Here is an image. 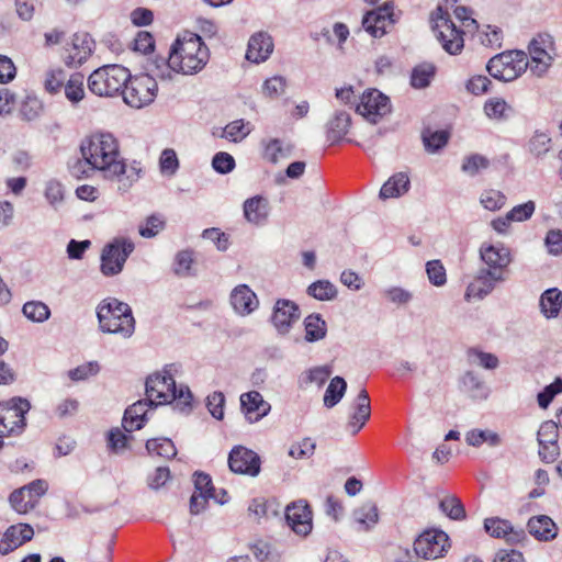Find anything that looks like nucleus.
<instances>
[{"label":"nucleus","mask_w":562,"mask_h":562,"mask_svg":"<svg viewBox=\"0 0 562 562\" xmlns=\"http://www.w3.org/2000/svg\"><path fill=\"white\" fill-rule=\"evenodd\" d=\"M80 153L104 178L116 179L120 190H128L139 177L136 168L127 169L120 155L119 143L110 133H95L86 137L80 144Z\"/></svg>","instance_id":"nucleus-1"},{"label":"nucleus","mask_w":562,"mask_h":562,"mask_svg":"<svg viewBox=\"0 0 562 562\" xmlns=\"http://www.w3.org/2000/svg\"><path fill=\"white\" fill-rule=\"evenodd\" d=\"M171 65L178 67V72L194 75L201 71L209 61L210 53L202 38L193 33L178 38L171 46Z\"/></svg>","instance_id":"nucleus-2"},{"label":"nucleus","mask_w":562,"mask_h":562,"mask_svg":"<svg viewBox=\"0 0 562 562\" xmlns=\"http://www.w3.org/2000/svg\"><path fill=\"white\" fill-rule=\"evenodd\" d=\"M146 396L155 406L177 401V406L182 405L181 411L191 407L192 394L189 387L177 389L175 379L167 370L147 378Z\"/></svg>","instance_id":"nucleus-3"},{"label":"nucleus","mask_w":562,"mask_h":562,"mask_svg":"<svg viewBox=\"0 0 562 562\" xmlns=\"http://www.w3.org/2000/svg\"><path fill=\"white\" fill-rule=\"evenodd\" d=\"M99 326L102 331L119 334L128 338L134 334L135 319L128 304L116 299H108L100 303L97 311Z\"/></svg>","instance_id":"nucleus-4"},{"label":"nucleus","mask_w":562,"mask_h":562,"mask_svg":"<svg viewBox=\"0 0 562 562\" xmlns=\"http://www.w3.org/2000/svg\"><path fill=\"white\" fill-rule=\"evenodd\" d=\"M130 79V71L121 65H105L95 69L88 78L89 90L99 97H112Z\"/></svg>","instance_id":"nucleus-5"},{"label":"nucleus","mask_w":562,"mask_h":562,"mask_svg":"<svg viewBox=\"0 0 562 562\" xmlns=\"http://www.w3.org/2000/svg\"><path fill=\"white\" fill-rule=\"evenodd\" d=\"M431 29L442 48L450 55H458L464 47V32L457 27L448 11L440 5L431 13Z\"/></svg>","instance_id":"nucleus-6"},{"label":"nucleus","mask_w":562,"mask_h":562,"mask_svg":"<svg viewBox=\"0 0 562 562\" xmlns=\"http://www.w3.org/2000/svg\"><path fill=\"white\" fill-rule=\"evenodd\" d=\"M528 56L522 50H507L492 57L486 70L501 81H513L528 69Z\"/></svg>","instance_id":"nucleus-7"},{"label":"nucleus","mask_w":562,"mask_h":562,"mask_svg":"<svg viewBox=\"0 0 562 562\" xmlns=\"http://www.w3.org/2000/svg\"><path fill=\"white\" fill-rule=\"evenodd\" d=\"M158 91L157 81L153 75L140 74L132 77L123 87L124 102L134 109H142L154 102Z\"/></svg>","instance_id":"nucleus-8"},{"label":"nucleus","mask_w":562,"mask_h":562,"mask_svg":"<svg viewBox=\"0 0 562 562\" xmlns=\"http://www.w3.org/2000/svg\"><path fill=\"white\" fill-rule=\"evenodd\" d=\"M530 61L528 68L536 77H543L557 55L555 43L549 33L537 34L528 45Z\"/></svg>","instance_id":"nucleus-9"},{"label":"nucleus","mask_w":562,"mask_h":562,"mask_svg":"<svg viewBox=\"0 0 562 562\" xmlns=\"http://www.w3.org/2000/svg\"><path fill=\"white\" fill-rule=\"evenodd\" d=\"M134 248V243L125 237H115L108 243L101 252L100 270L102 274L105 277L119 274Z\"/></svg>","instance_id":"nucleus-10"},{"label":"nucleus","mask_w":562,"mask_h":562,"mask_svg":"<svg viewBox=\"0 0 562 562\" xmlns=\"http://www.w3.org/2000/svg\"><path fill=\"white\" fill-rule=\"evenodd\" d=\"M30 408V402L22 397L0 403V437L21 434L25 427L24 415Z\"/></svg>","instance_id":"nucleus-11"},{"label":"nucleus","mask_w":562,"mask_h":562,"mask_svg":"<svg viewBox=\"0 0 562 562\" xmlns=\"http://www.w3.org/2000/svg\"><path fill=\"white\" fill-rule=\"evenodd\" d=\"M449 538L441 530H427L414 542V550L424 559H438L443 555L449 547Z\"/></svg>","instance_id":"nucleus-12"},{"label":"nucleus","mask_w":562,"mask_h":562,"mask_svg":"<svg viewBox=\"0 0 562 562\" xmlns=\"http://www.w3.org/2000/svg\"><path fill=\"white\" fill-rule=\"evenodd\" d=\"M356 110L368 121L376 123L379 119L391 112V103L386 95L373 89L362 94Z\"/></svg>","instance_id":"nucleus-13"},{"label":"nucleus","mask_w":562,"mask_h":562,"mask_svg":"<svg viewBox=\"0 0 562 562\" xmlns=\"http://www.w3.org/2000/svg\"><path fill=\"white\" fill-rule=\"evenodd\" d=\"M228 467L234 473L256 476L260 472V458L255 451L236 446L229 452Z\"/></svg>","instance_id":"nucleus-14"},{"label":"nucleus","mask_w":562,"mask_h":562,"mask_svg":"<svg viewBox=\"0 0 562 562\" xmlns=\"http://www.w3.org/2000/svg\"><path fill=\"white\" fill-rule=\"evenodd\" d=\"M480 258L485 265L484 269L502 276H506L507 267L513 261L509 248L503 244H483L480 248Z\"/></svg>","instance_id":"nucleus-15"},{"label":"nucleus","mask_w":562,"mask_h":562,"mask_svg":"<svg viewBox=\"0 0 562 562\" xmlns=\"http://www.w3.org/2000/svg\"><path fill=\"white\" fill-rule=\"evenodd\" d=\"M393 2H385L379 8L369 11L362 19L363 29L375 38L386 33V26L394 23Z\"/></svg>","instance_id":"nucleus-16"},{"label":"nucleus","mask_w":562,"mask_h":562,"mask_svg":"<svg viewBox=\"0 0 562 562\" xmlns=\"http://www.w3.org/2000/svg\"><path fill=\"white\" fill-rule=\"evenodd\" d=\"M94 41L87 33H76L71 43L65 48V63L67 66L77 67L82 65L91 55Z\"/></svg>","instance_id":"nucleus-17"},{"label":"nucleus","mask_w":562,"mask_h":562,"mask_svg":"<svg viewBox=\"0 0 562 562\" xmlns=\"http://www.w3.org/2000/svg\"><path fill=\"white\" fill-rule=\"evenodd\" d=\"M505 280L506 276L497 274L496 272L481 268L474 280L468 285L465 299L482 300L494 290L496 283L504 282Z\"/></svg>","instance_id":"nucleus-18"},{"label":"nucleus","mask_w":562,"mask_h":562,"mask_svg":"<svg viewBox=\"0 0 562 562\" xmlns=\"http://www.w3.org/2000/svg\"><path fill=\"white\" fill-rule=\"evenodd\" d=\"M300 308L293 301L279 299L273 307L271 321L279 334H288L300 318Z\"/></svg>","instance_id":"nucleus-19"},{"label":"nucleus","mask_w":562,"mask_h":562,"mask_svg":"<svg viewBox=\"0 0 562 562\" xmlns=\"http://www.w3.org/2000/svg\"><path fill=\"white\" fill-rule=\"evenodd\" d=\"M285 519L296 535L307 536L312 531V512L303 501L286 506Z\"/></svg>","instance_id":"nucleus-20"},{"label":"nucleus","mask_w":562,"mask_h":562,"mask_svg":"<svg viewBox=\"0 0 562 562\" xmlns=\"http://www.w3.org/2000/svg\"><path fill=\"white\" fill-rule=\"evenodd\" d=\"M485 531L494 538H504L509 543H518L526 539L524 529H515L508 520L491 517L484 520Z\"/></svg>","instance_id":"nucleus-21"},{"label":"nucleus","mask_w":562,"mask_h":562,"mask_svg":"<svg viewBox=\"0 0 562 562\" xmlns=\"http://www.w3.org/2000/svg\"><path fill=\"white\" fill-rule=\"evenodd\" d=\"M240 406L245 417L250 423H256L268 415L271 406L258 391H250L240 395Z\"/></svg>","instance_id":"nucleus-22"},{"label":"nucleus","mask_w":562,"mask_h":562,"mask_svg":"<svg viewBox=\"0 0 562 562\" xmlns=\"http://www.w3.org/2000/svg\"><path fill=\"white\" fill-rule=\"evenodd\" d=\"M370 397L366 389H361L352 405V413L349 416L347 427L352 435H356L370 419Z\"/></svg>","instance_id":"nucleus-23"},{"label":"nucleus","mask_w":562,"mask_h":562,"mask_svg":"<svg viewBox=\"0 0 562 562\" xmlns=\"http://www.w3.org/2000/svg\"><path fill=\"white\" fill-rule=\"evenodd\" d=\"M229 301L234 311L243 316L252 313L259 304L256 293L247 284L234 288Z\"/></svg>","instance_id":"nucleus-24"},{"label":"nucleus","mask_w":562,"mask_h":562,"mask_svg":"<svg viewBox=\"0 0 562 562\" xmlns=\"http://www.w3.org/2000/svg\"><path fill=\"white\" fill-rule=\"evenodd\" d=\"M155 406L151 404L148 397L146 400H139L132 404L125 409L122 427L126 432H133L139 430L145 422L147 420V411L149 407Z\"/></svg>","instance_id":"nucleus-25"},{"label":"nucleus","mask_w":562,"mask_h":562,"mask_svg":"<svg viewBox=\"0 0 562 562\" xmlns=\"http://www.w3.org/2000/svg\"><path fill=\"white\" fill-rule=\"evenodd\" d=\"M273 50L271 36L266 32L254 34L248 42L246 52L247 60L259 64L265 61Z\"/></svg>","instance_id":"nucleus-26"},{"label":"nucleus","mask_w":562,"mask_h":562,"mask_svg":"<svg viewBox=\"0 0 562 562\" xmlns=\"http://www.w3.org/2000/svg\"><path fill=\"white\" fill-rule=\"evenodd\" d=\"M243 209L247 222L257 226L266 224L270 212L269 201L266 198L256 195L247 199Z\"/></svg>","instance_id":"nucleus-27"},{"label":"nucleus","mask_w":562,"mask_h":562,"mask_svg":"<svg viewBox=\"0 0 562 562\" xmlns=\"http://www.w3.org/2000/svg\"><path fill=\"white\" fill-rule=\"evenodd\" d=\"M527 527L529 533L539 541H551L558 536L555 522L547 515L531 517Z\"/></svg>","instance_id":"nucleus-28"},{"label":"nucleus","mask_w":562,"mask_h":562,"mask_svg":"<svg viewBox=\"0 0 562 562\" xmlns=\"http://www.w3.org/2000/svg\"><path fill=\"white\" fill-rule=\"evenodd\" d=\"M350 125V114L344 110L336 111L334 116L326 124L327 139L331 144L341 140L348 133Z\"/></svg>","instance_id":"nucleus-29"},{"label":"nucleus","mask_w":562,"mask_h":562,"mask_svg":"<svg viewBox=\"0 0 562 562\" xmlns=\"http://www.w3.org/2000/svg\"><path fill=\"white\" fill-rule=\"evenodd\" d=\"M539 305L546 318H555L562 307V292L557 288L546 290L540 296Z\"/></svg>","instance_id":"nucleus-30"},{"label":"nucleus","mask_w":562,"mask_h":562,"mask_svg":"<svg viewBox=\"0 0 562 562\" xmlns=\"http://www.w3.org/2000/svg\"><path fill=\"white\" fill-rule=\"evenodd\" d=\"M409 183V178L405 172H397L382 186L380 198L382 200L397 198L408 191Z\"/></svg>","instance_id":"nucleus-31"},{"label":"nucleus","mask_w":562,"mask_h":562,"mask_svg":"<svg viewBox=\"0 0 562 562\" xmlns=\"http://www.w3.org/2000/svg\"><path fill=\"white\" fill-rule=\"evenodd\" d=\"M305 340L315 342L324 339L327 334V324L319 314H311L304 319Z\"/></svg>","instance_id":"nucleus-32"},{"label":"nucleus","mask_w":562,"mask_h":562,"mask_svg":"<svg viewBox=\"0 0 562 562\" xmlns=\"http://www.w3.org/2000/svg\"><path fill=\"white\" fill-rule=\"evenodd\" d=\"M526 147L530 155L539 159L551 150L552 139L546 132L535 131Z\"/></svg>","instance_id":"nucleus-33"},{"label":"nucleus","mask_w":562,"mask_h":562,"mask_svg":"<svg viewBox=\"0 0 562 562\" xmlns=\"http://www.w3.org/2000/svg\"><path fill=\"white\" fill-rule=\"evenodd\" d=\"M146 450L150 456L162 459H172L177 456V448L169 438H154L146 442Z\"/></svg>","instance_id":"nucleus-34"},{"label":"nucleus","mask_w":562,"mask_h":562,"mask_svg":"<svg viewBox=\"0 0 562 562\" xmlns=\"http://www.w3.org/2000/svg\"><path fill=\"white\" fill-rule=\"evenodd\" d=\"M484 112L490 119L504 121L513 115L514 110L504 99L492 98L485 102Z\"/></svg>","instance_id":"nucleus-35"},{"label":"nucleus","mask_w":562,"mask_h":562,"mask_svg":"<svg viewBox=\"0 0 562 562\" xmlns=\"http://www.w3.org/2000/svg\"><path fill=\"white\" fill-rule=\"evenodd\" d=\"M65 97L71 104H78L85 97V78L81 74H74L64 86Z\"/></svg>","instance_id":"nucleus-36"},{"label":"nucleus","mask_w":562,"mask_h":562,"mask_svg":"<svg viewBox=\"0 0 562 562\" xmlns=\"http://www.w3.org/2000/svg\"><path fill=\"white\" fill-rule=\"evenodd\" d=\"M347 383L344 378L335 376L330 380L324 395V405L327 408L336 406L344 397Z\"/></svg>","instance_id":"nucleus-37"},{"label":"nucleus","mask_w":562,"mask_h":562,"mask_svg":"<svg viewBox=\"0 0 562 562\" xmlns=\"http://www.w3.org/2000/svg\"><path fill=\"white\" fill-rule=\"evenodd\" d=\"M44 196L47 203L55 210L58 211L65 201V187L56 180L50 179L45 183Z\"/></svg>","instance_id":"nucleus-38"},{"label":"nucleus","mask_w":562,"mask_h":562,"mask_svg":"<svg viewBox=\"0 0 562 562\" xmlns=\"http://www.w3.org/2000/svg\"><path fill=\"white\" fill-rule=\"evenodd\" d=\"M148 72L147 75H153L154 79L156 80H170L172 78V72H178V67L171 65V55L169 54L168 59H165L162 57L155 58L148 66Z\"/></svg>","instance_id":"nucleus-39"},{"label":"nucleus","mask_w":562,"mask_h":562,"mask_svg":"<svg viewBox=\"0 0 562 562\" xmlns=\"http://www.w3.org/2000/svg\"><path fill=\"white\" fill-rule=\"evenodd\" d=\"M353 516L362 530H369L379 520L378 507L374 503H366L355 510Z\"/></svg>","instance_id":"nucleus-40"},{"label":"nucleus","mask_w":562,"mask_h":562,"mask_svg":"<svg viewBox=\"0 0 562 562\" xmlns=\"http://www.w3.org/2000/svg\"><path fill=\"white\" fill-rule=\"evenodd\" d=\"M436 67L430 63L417 65L411 76V85L414 88L423 89L430 85L435 76Z\"/></svg>","instance_id":"nucleus-41"},{"label":"nucleus","mask_w":562,"mask_h":562,"mask_svg":"<svg viewBox=\"0 0 562 562\" xmlns=\"http://www.w3.org/2000/svg\"><path fill=\"white\" fill-rule=\"evenodd\" d=\"M307 294L318 301H331L337 296V289L328 280H318L308 285Z\"/></svg>","instance_id":"nucleus-42"},{"label":"nucleus","mask_w":562,"mask_h":562,"mask_svg":"<svg viewBox=\"0 0 562 562\" xmlns=\"http://www.w3.org/2000/svg\"><path fill=\"white\" fill-rule=\"evenodd\" d=\"M22 312L27 319L37 323H43L50 316L49 307L41 301L26 302L22 307Z\"/></svg>","instance_id":"nucleus-43"},{"label":"nucleus","mask_w":562,"mask_h":562,"mask_svg":"<svg viewBox=\"0 0 562 562\" xmlns=\"http://www.w3.org/2000/svg\"><path fill=\"white\" fill-rule=\"evenodd\" d=\"M26 488H19L11 493L9 501L13 509L19 514H26L35 508V499L27 495Z\"/></svg>","instance_id":"nucleus-44"},{"label":"nucleus","mask_w":562,"mask_h":562,"mask_svg":"<svg viewBox=\"0 0 562 562\" xmlns=\"http://www.w3.org/2000/svg\"><path fill=\"white\" fill-rule=\"evenodd\" d=\"M449 133L447 131H430L429 128L423 132V143L427 151L436 153L447 145Z\"/></svg>","instance_id":"nucleus-45"},{"label":"nucleus","mask_w":562,"mask_h":562,"mask_svg":"<svg viewBox=\"0 0 562 562\" xmlns=\"http://www.w3.org/2000/svg\"><path fill=\"white\" fill-rule=\"evenodd\" d=\"M469 362L472 364L480 366L487 370H494L498 367V358L490 352H484L476 348H471L468 351Z\"/></svg>","instance_id":"nucleus-46"},{"label":"nucleus","mask_w":562,"mask_h":562,"mask_svg":"<svg viewBox=\"0 0 562 562\" xmlns=\"http://www.w3.org/2000/svg\"><path fill=\"white\" fill-rule=\"evenodd\" d=\"M22 546L21 536L14 525L10 526L0 540V554L7 555Z\"/></svg>","instance_id":"nucleus-47"},{"label":"nucleus","mask_w":562,"mask_h":562,"mask_svg":"<svg viewBox=\"0 0 562 562\" xmlns=\"http://www.w3.org/2000/svg\"><path fill=\"white\" fill-rule=\"evenodd\" d=\"M463 384L475 398H486L488 390L484 382L473 372L469 371L463 375Z\"/></svg>","instance_id":"nucleus-48"},{"label":"nucleus","mask_w":562,"mask_h":562,"mask_svg":"<svg viewBox=\"0 0 562 562\" xmlns=\"http://www.w3.org/2000/svg\"><path fill=\"white\" fill-rule=\"evenodd\" d=\"M193 263V251L186 249L177 252L173 262V272L179 277L191 274V266Z\"/></svg>","instance_id":"nucleus-49"},{"label":"nucleus","mask_w":562,"mask_h":562,"mask_svg":"<svg viewBox=\"0 0 562 562\" xmlns=\"http://www.w3.org/2000/svg\"><path fill=\"white\" fill-rule=\"evenodd\" d=\"M439 506L451 519L459 520L465 517V509L461 501L454 496L443 498Z\"/></svg>","instance_id":"nucleus-50"},{"label":"nucleus","mask_w":562,"mask_h":562,"mask_svg":"<svg viewBox=\"0 0 562 562\" xmlns=\"http://www.w3.org/2000/svg\"><path fill=\"white\" fill-rule=\"evenodd\" d=\"M286 81L281 76L267 79L262 85V94L269 99H277L285 92Z\"/></svg>","instance_id":"nucleus-51"},{"label":"nucleus","mask_w":562,"mask_h":562,"mask_svg":"<svg viewBox=\"0 0 562 562\" xmlns=\"http://www.w3.org/2000/svg\"><path fill=\"white\" fill-rule=\"evenodd\" d=\"M490 166V160L480 155L473 154L464 158L462 164V171L468 173L469 176H475L480 170L486 169Z\"/></svg>","instance_id":"nucleus-52"},{"label":"nucleus","mask_w":562,"mask_h":562,"mask_svg":"<svg viewBox=\"0 0 562 562\" xmlns=\"http://www.w3.org/2000/svg\"><path fill=\"white\" fill-rule=\"evenodd\" d=\"M428 280L435 286H442L447 282L446 269L440 260H430L426 263Z\"/></svg>","instance_id":"nucleus-53"},{"label":"nucleus","mask_w":562,"mask_h":562,"mask_svg":"<svg viewBox=\"0 0 562 562\" xmlns=\"http://www.w3.org/2000/svg\"><path fill=\"white\" fill-rule=\"evenodd\" d=\"M159 168L162 175L173 176L179 169V160L177 154L171 148L162 150L159 158Z\"/></svg>","instance_id":"nucleus-54"},{"label":"nucleus","mask_w":562,"mask_h":562,"mask_svg":"<svg viewBox=\"0 0 562 562\" xmlns=\"http://www.w3.org/2000/svg\"><path fill=\"white\" fill-rule=\"evenodd\" d=\"M263 158L272 164H277L280 158L288 155L279 138H271L267 143L263 142Z\"/></svg>","instance_id":"nucleus-55"},{"label":"nucleus","mask_w":562,"mask_h":562,"mask_svg":"<svg viewBox=\"0 0 562 562\" xmlns=\"http://www.w3.org/2000/svg\"><path fill=\"white\" fill-rule=\"evenodd\" d=\"M559 425L553 420L543 422L538 430L539 443H558Z\"/></svg>","instance_id":"nucleus-56"},{"label":"nucleus","mask_w":562,"mask_h":562,"mask_svg":"<svg viewBox=\"0 0 562 562\" xmlns=\"http://www.w3.org/2000/svg\"><path fill=\"white\" fill-rule=\"evenodd\" d=\"M562 392V379L557 378L553 383L547 385L538 393L537 401L541 408H547L554 396Z\"/></svg>","instance_id":"nucleus-57"},{"label":"nucleus","mask_w":562,"mask_h":562,"mask_svg":"<svg viewBox=\"0 0 562 562\" xmlns=\"http://www.w3.org/2000/svg\"><path fill=\"white\" fill-rule=\"evenodd\" d=\"M249 134V131L245 130V123L243 120H236L228 123L223 130L222 137L237 143L244 139Z\"/></svg>","instance_id":"nucleus-58"},{"label":"nucleus","mask_w":562,"mask_h":562,"mask_svg":"<svg viewBox=\"0 0 562 562\" xmlns=\"http://www.w3.org/2000/svg\"><path fill=\"white\" fill-rule=\"evenodd\" d=\"M480 201L486 210L497 211L504 206L506 196L501 191L488 190L482 193Z\"/></svg>","instance_id":"nucleus-59"},{"label":"nucleus","mask_w":562,"mask_h":562,"mask_svg":"<svg viewBox=\"0 0 562 562\" xmlns=\"http://www.w3.org/2000/svg\"><path fill=\"white\" fill-rule=\"evenodd\" d=\"M225 396L222 392L215 391L206 398V407L210 414L221 420L224 417Z\"/></svg>","instance_id":"nucleus-60"},{"label":"nucleus","mask_w":562,"mask_h":562,"mask_svg":"<svg viewBox=\"0 0 562 562\" xmlns=\"http://www.w3.org/2000/svg\"><path fill=\"white\" fill-rule=\"evenodd\" d=\"M316 448L315 441L311 438H304L301 442L293 443L289 450V456L295 459H305L314 454Z\"/></svg>","instance_id":"nucleus-61"},{"label":"nucleus","mask_w":562,"mask_h":562,"mask_svg":"<svg viewBox=\"0 0 562 562\" xmlns=\"http://www.w3.org/2000/svg\"><path fill=\"white\" fill-rule=\"evenodd\" d=\"M212 167L218 173L226 175L235 168V159L225 151H220L212 159Z\"/></svg>","instance_id":"nucleus-62"},{"label":"nucleus","mask_w":562,"mask_h":562,"mask_svg":"<svg viewBox=\"0 0 562 562\" xmlns=\"http://www.w3.org/2000/svg\"><path fill=\"white\" fill-rule=\"evenodd\" d=\"M66 75L61 69L52 70L47 74L45 79V89L49 93H58L64 89L66 83Z\"/></svg>","instance_id":"nucleus-63"},{"label":"nucleus","mask_w":562,"mask_h":562,"mask_svg":"<svg viewBox=\"0 0 562 562\" xmlns=\"http://www.w3.org/2000/svg\"><path fill=\"white\" fill-rule=\"evenodd\" d=\"M382 294L386 297L391 303L403 305L407 304L412 299L413 294L401 288V286H391L383 290Z\"/></svg>","instance_id":"nucleus-64"}]
</instances>
